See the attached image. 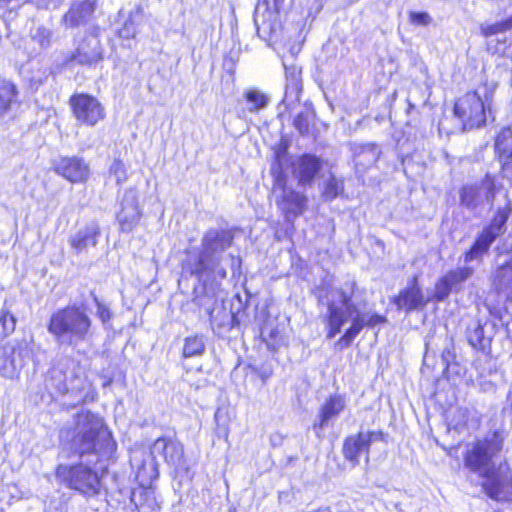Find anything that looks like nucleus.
Wrapping results in <instances>:
<instances>
[{"label": "nucleus", "mask_w": 512, "mask_h": 512, "mask_svg": "<svg viewBox=\"0 0 512 512\" xmlns=\"http://www.w3.org/2000/svg\"><path fill=\"white\" fill-rule=\"evenodd\" d=\"M314 118V110L311 107H305L294 118L293 126L301 135H306L309 133L310 124L314 121Z\"/></svg>", "instance_id": "473e14b6"}, {"label": "nucleus", "mask_w": 512, "mask_h": 512, "mask_svg": "<svg viewBox=\"0 0 512 512\" xmlns=\"http://www.w3.org/2000/svg\"><path fill=\"white\" fill-rule=\"evenodd\" d=\"M48 331L59 344L75 346L93 336L92 320L79 306H67L52 314Z\"/></svg>", "instance_id": "20e7f679"}, {"label": "nucleus", "mask_w": 512, "mask_h": 512, "mask_svg": "<svg viewBox=\"0 0 512 512\" xmlns=\"http://www.w3.org/2000/svg\"><path fill=\"white\" fill-rule=\"evenodd\" d=\"M302 91L301 71L296 67L286 68L285 94L282 103L291 107L299 102Z\"/></svg>", "instance_id": "aec40b11"}, {"label": "nucleus", "mask_w": 512, "mask_h": 512, "mask_svg": "<svg viewBox=\"0 0 512 512\" xmlns=\"http://www.w3.org/2000/svg\"><path fill=\"white\" fill-rule=\"evenodd\" d=\"M504 439L499 431L489 437L477 438L464 445L463 466L480 478L483 493L491 500L512 503V469L505 460L496 464L493 459L503 450Z\"/></svg>", "instance_id": "f257e3e1"}, {"label": "nucleus", "mask_w": 512, "mask_h": 512, "mask_svg": "<svg viewBox=\"0 0 512 512\" xmlns=\"http://www.w3.org/2000/svg\"><path fill=\"white\" fill-rule=\"evenodd\" d=\"M85 382V374L80 364L73 359H66L50 370L47 385L64 395L82 391Z\"/></svg>", "instance_id": "0eeeda50"}, {"label": "nucleus", "mask_w": 512, "mask_h": 512, "mask_svg": "<svg viewBox=\"0 0 512 512\" xmlns=\"http://www.w3.org/2000/svg\"><path fill=\"white\" fill-rule=\"evenodd\" d=\"M73 59L79 64H93L102 59L100 42L96 37L84 39L78 46Z\"/></svg>", "instance_id": "6ab92c4d"}, {"label": "nucleus", "mask_w": 512, "mask_h": 512, "mask_svg": "<svg viewBox=\"0 0 512 512\" xmlns=\"http://www.w3.org/2000/svg\"><path fill=\"white\" fill-rule=\"evenodd\" d=\"M383 436L384 435L381 431H379V432L370 431L367 433L359 432L357 434L356 438H354V454L361 450L367 451L371 442L378 440V439L382 440Z\"/></svg>", "instance_id": "58836bf2"}, {"label": "nucleus", "mask_w": 512, "mask_h": 512, "mask_svg": "<svg viewBox=\"0 0 512 512\" xmlns=\"http://www.w3.org/2000/svg\"><path fill=\"white\" fill-rule=\"evenodd\" d=\"M387 321L386 317L380 314H365V313H357L354 316V336L358 333V331L364 326L374 327L379 324H383Z\"/></svg>", "instance_id": "7c9ffc66"}, {"label": "nucleus", "mask_w": 512, "mask_h": 512, "mask_svg": "<svg viewBox=\"0 0 512 512\" xmlns=\"http://www.w3.org/2000/svg\"><path fill=\"white\" fill-rule=\"evenodd\" d=\"M91 295H92L95 305L97 307V316L105 324L106 322H108L111 319L112 312L110 311L108 306H106L104 303H102L98 299V297L96 296V294L94 292H91Z\"/></svg>", "instance_id": "a18cd8bd"}, {"label": "nucleus", "mask_w": 512, "mask_h": 512, "mask_svg": "<svg viewBox=\"0 0 512 512\" xmlns=\"http://www.w3.org/2000/svg\"><path fill=\"white\" fill-rule=\"evenodd\" d=\"M500 164L499 175L512 184V154L496 157Z\"/></svg>", "instance_id": "79ce46f5"}, {"label": "nucleus", "mask_w": 512, "mask_h": 512, "mask_svg": "<svg viewBox=\"0 0 512 512\" xmlns=\"http://www.w3.org/2000/svg\"><path fill=\"white\" fill-rule=\"evenodd\" d=\"M244 98L249 112H257L264 109L270 102L269 96L256 88L246 90Z\"/></svg>", "instance_id": "c85d7f7f"}, {"label": "nucleus", "mask_w": 512, "mask_h": 512, "mask_svg": "<svg viewBox=\"0 0 512 512\" xmlns=\"http://www.w3.org/2000/svg\"><path fill=\"white\" fill-rule=\"evenodd\" d=\"M495 157L512 154V127H502L494 139Z\"/></svg>", "instance_id": "cd10ccee"}, {"label": "nucleus", "mask_w": 512, "mask_h": 512, "mask_svg": "<svg viewBox=\"0 0 512 512\" xmlns=\"http://www.w3.org/2000/svg\"><path fill=\"white\" fill-rule=\"evenodd\" d=\"M52 35V31L44 26H38L35 29H32L30 33L31 42L37 44L38 47L34 46L32 50L29 51V54L36 55L41 51L48 49L51 46Z\"/></svg>", "instance_id": "a878e982"}, {"label": "nucleus", "mask_w": 512, "mask_h": 512, "mask_svg": "<svg viewBox=\"0 0 512 512\" xmlns=\"http://www.w3.org/2000/svg\"><path fill=\"white\" fill-rule=\"evenodd\" d=\"M264 341L271 351H277L283 344L284 338L281 333L275 328L265 327L262 331Z\"/></svg>", "instance_id": "ea45409f"}, {"label": "nucleus", "mask_w": 512, "mask_h": 512, "mask_svg": "<svg viewBox=\"0 0 512 512\" xmlns=\"http://www.w3.org/2000/svg\"><path fill=\"white\" fill-rule=\"evenodd\" d=\"M146 471V467L143 466L142 468L139 469L138 471V474H137V477L142 481L144 482V473Z\"/></svg>", "instance_id": "5fc2aeb1"}, {"label": "nucleus", "mask_w": 512, "mask_h": 512, "mask_svg": "<svg viewBox=\"0 0 512 512\" xmlns=\"http://www.w3.org/2000/svg\"><path fill=\"white\" fill-rule=\"evenodd\" d=\"M110 173L115 176L117 184H122L127 180L125 165L120 160H115L109 169Z\"/></svg>", "instance_id": "c03bdc74"}, {"label": "nucleus", "mask_w": 512, "mask_h": 512, "mask_svg": "<svg viewBox=\"0 0 512 512\" xmlns=\"http://www.w3.org/2000/svg\"><path fill=\"white\" fill-rule=\"evenodd\" d=\"M158 476L157 468L154 465H150V479H154Z\"/></svg>", "instance_id": "603ef678"}, {"label": "nucleus", "mask_w": 512, "mask_h": 512, "mask_svg": "<svg viewBox=\"0 0 512 512\" xmlns=\"http://www.w3.org/2000/svg\"><path fill=\"white\" fill-rule=\"evenodd\" d=\"M229 259L231 261V268L235 270L236 268H240L241 260L240 258H236L233 255H229Z\"/></svg>", "instance_id": "3c124183"}, {"label": "nucleus", "mask_w": 512, "mask_h": 512, "mask_svg": "<svg viewBox=\"0 0 512 512\" xmlns=\"http://www.w3.org/2000/svg\"><path fill=\"white\" fill-rule=\"evenodd\" d=\"M453 288L448 283V280L441 276L435 282L433 293L427 298L429 302H442L448 298Z\"/></svg>", "instance_id": "e433bc0d"}, {"label": "nucleus", "mask_w": 512, "mask_h": 512, "mask_svg": "<svg viewBox=\"0 0 512 512\" xmlns=\"http://www.w3.org/2000/svg\"><path fill=\"white\" fill-rule=\"evenodd\" d=\"M284 0H258L254 10V24L259 30L261 26L269 25L278 13Z\"/></svg>", "instance_id": "412c9836"}, {"label": "nucleus", "mask_w": 512, "mask_h": 512, "mask_svg": "<svg viewBox=\"0 0 512 512\" xmlns=\"http://www.w3.org/2000/svg\"><path fill=\"white\" fill-rule=\"evenodd\" d=\"M271 374V371L265 370L260 374V377L263 380V382H265L266 379H268L271 376Z\"/></svg>", "instance_id": "864d4df0"}, {"label": "nucleus", "mask_w": 512, "mask_h": 512, "mask_svg": "<svg viewBox=\"0 0 512 512\" xmlns=\"http://www.w3.org/2000/svg\"><path fill=\"white\" fill-rule=\"evenodd\" d=\"M288 154L286 145L280 144L275 151V160L271 165V175L273 180L275 179L276 184H283V177H286L284 173V167L288 164Z\"/></svg>", "instance_id": "bb28decb"}, {"label": "nucleus", "mask_w": 512, "mask_h": 512, "mask_svg": "<svg viewBox=\"0 0 512 512\" xmlns=\"http://www.w3.org/2000/svg\"><path fill=\"white\" fill-rule=\"evenodd\" d=\"M321 167L320 160L312 155H304L298 160L296 175L301 184L309 183Z\"/></svg>", "instance_id": "5701e85b"}, {"label": "nucleus", "mask_w": 512, "mask_h": 512, "mask_svg": "<svg viewBox=\"0 0 512 512\" xmlns=\"http://www.w3.org/2000/svg\"><path fill=\"white\" fill-rule=\"evenodd\" d=\"M501 188L494 174L485 173L479 185L467 183L459 188V204L468 210H475L482 204L481 190L484 191L485 199L493 203Z\"/></svg>", "instance_id": "1a4fd4ad"}, {"label": "nucleus", "mask_w": 512, "mask_h": 512, "mask_svg": "<svg viewBox=\"0 0 512 512\" xmlns=\"http://www.w3.org/2000/svg\"><path fill=\"white\" fill-rule=\"evenodd\" d=\"M512 214V202L507 200L498 207L490 221L477 233L471 245L463 252V261L482 262L489 253L492 244L505 232V226Z\"/></svg>", "instance_id": "423d86ee"}, {"label": "nucleus", "mask_w": 512, "mask_h": 512, "mask_svg": "<svg viewBox=\"0 0 512 512\" xmlns=\"http://www.w3.org/2000/svg\"><path fill=\"white\" fill-rule=\"evenodd\" d=\"M398 310H404L411 313L415 310L423 309L428 304V299L423 295L419 285L418 275H413L408 282V286L401 289L392 299Z\"/></svg>", "instance_id": "ddd939ff"}, {"label": "nucleus", "mask_w": 512, "mask_h": 512, "mask_svg": "<svg viewBox=\"0 0 512 512\" xmlns=\"http://www.w3.org/2000/svg\"><path fill=\"white\" fill-rule=\"evenodd\" d=\"M352 339V328H348L345 332V335L339 340L337 343V346L340 349H343L345 347H348L350 344V341Z\"/></svg>", "instance_id": "09e8293b"}, {"label": "nucleus", "mask_w": 512, "mask_h": 512, "mask_svg": "<svg viewBox=\"0 0 512 512\" xmlns=\"http://www.w3.org/2000/svg\"><path fill=\"white\" fill-rule=\"evenodd\" d=\"M130 501L137 512H154L160 508L154 491L143 487L132 490Z\"/></svg>", "instance_id": "4be33fe9"}, {"label": "nucleus", "mask_w": 512, "mask_h": 512, "mask_svg": "<svg viewBox=\"0 0 512 512\" xmlns=\"http://www.w3.org/2000/svg\"><path fill=\"white\" fill-rule=\"evenodd\" d=\"M56 477L69 488L86 496H94L99 493L98 474L86 465H59L56 469Z\"/></svg>", "instance_id": "6e6552de"}, {"label": "nucleus", "mask_w": 512, "mask_h": 512, "mask_svg": "<svg viewBox=\"0 0 512 512\" xmlns=\"http://www.w3.org/2000/svg\"><path fill=\"white\" fill-rule=\"evenodd\" d=\"M409 21L415 26H427L431 22V17L427 12L412 11L409 13Z\"/></svg>", "instance_id": "49530a36"}, {"label": "nucleus", "mask_w": 512, "mask_h": 512, "mask_svg": "<svg viewBox=\"0 0 512 512\" xmlns=\"http://www.w3.org/2000/svg\"><path fill=\"white\" fill-rule=\"evenodd\" d=\"M511 17H512V14H511Z\"/></svg>", "instance_id": "6e6d98bb"}, {"label": "nucleus", "mask_w": 512, "mask_h": 512, "mask_svg": "<svg viewBox=\"0 0 512 512\" xmlns=\"http://www.w3.org/2000/svg\"><path fill=\"white\" fill-rule=\"evenodd\" d=\"M342 190V185L338 183L335 179L329 180L327 183V186L324 191V196L326 199H333L335 198L338 193Z\"/></svg>", "instance_id": "de8ad7c7"}, {"label": "nucleus", "mask_w": 512, "mask_h": 512, "mask_svg": "<svg viewBox=\"0 0 512 512\" xmlns=\"http://www.w3.org/2000/svg\"><path fill=\"white\" fill-rule=\"evenodd\" d=\"M95 0L74 1L63 15L61 22L67 28H76L88 23L95 11Z\"/></svg>", "instance_id": "dca6fc26"}, {"label": "nucleus", "mask_w": 512, "mask_h": 512, "mask_svg": "<svg viewBox=\"0 0 512 512\" xmlns=\"http://www.w3.org/2000/svg\"><path fill=\"white\" fill-rule=\"evenodd\" d=\"M273 189L275 192L277 190H281V195L277 197L276 204L284 214L287 222H292L306 210V197L293 189L288 188L286 186V177H283L282 185L276 184L274 179Z\"/></svg>", "instance_id": "f8f14e48"}, {"label": "nucleus", "mask_w": 512, "mask_h": 512, "mask_svg": "<svg viewBox=\"0 0 512 512\" xmlns=\"http://www.w3.org/2000/svg\"><path fill=\"white\" fill-rule=\"evenodd\" d=\"M512 30V17H508L499 22L480 26V34L484 38H489L497 34L505 33Z\"/></svg>", "instance_id": "2f4dec72"}, {"label": "nucleus", "mask_w": 512, "mask_h": 512, "mask_svg": "<svg viewBox=\"0 0 512 512\" xmlns=\"http://www.w3.org/2000/svg\"><path fill=\"white\" fill-rule=\"evenodd\" d=\"M28 354L24 343L8 342L0 346V376L7 379L18 378Z\"/></svg>", "instance_id": "9d476101"}, {"label": "nucleus", "mask_w": 512, "mask_h": 512, "mask_svg": "<svg viewBox=\"0 0 512 512\" xmlns=\"http://www.w3.org/2000/svg\"><path fill=\"white\" fill-rule=\"evenodd\" d=\"M183 454V445L179 441L164 437L155 440L151 447V455L153 458L162 456L167 463L173 465L181 461Z\"/></svg>", "instance_id": "f3484780"}, {"label": "nucleus", "mask_w": 512, "mask_h": 512, "mask_svg": "<svg viewBox=\"0 0 512 512\" xmlns=\"http://www.w3.org/2000/svg\"><path fill=\"white\" fill-rule=\"evenodd\" d=\"M343 452L347 460H352V447L350 445V438L345 440Z\"/></svg>", "instance_id": "8fccbe9b"}, {"label": "nucleus", "mask_w": 512, "mask_h": 512, "mask_svg": "<svg viewBox=\"0 0 512 512\" xmlns=\"http://www.w3.org/2000/svg\"><path fill=\"white\" fill-rule=\"evenodd\" d=\"M53 167L58 175L71 183L86 182L90 175L89 164L78 156L60 157Z\"/></svg>", "instance_id": "4468645a"}, {"label": "nucleus", "mask_w": 512, "mask_h": 512, "mask_svg": "<svg viewBox=\"0 0 512 512\" xmlns=\"http://www.w3.org/2000/svg\"><path fill=\"white\" fill-rule=\"evenodd\" d=\"M16 326V318L9 311L2 310L0 314V337L12 333Z\"/></svg>", "instance_id": "a19ab883"}, {"label": "nucleus", "mask_w": 512, "mask_h": 512, "mask_svg": "<svg viewBox=\"0 0 512 512\" xmlns=\"http://www.w3.org/2000/svg\"><path fill=\"white\" fill-rule=\"evenodd\" d=\"M60 436L63 440H70L71 450L79 457L91 454L110 457L116 449L103 419L90 411L79 412L73 430H62Z\"/></svg>", "instance_id": "f03ea898"}, {"label": "nucleus", "mask_w": 512, "mask_h": 512, "mask_svg": "<svg viewBox=\"0 0 512 512\" xmlns=\"http://www.w3.org/2000/svg\"><path fill=\"white\" fill-rule=\"evenodd\" d=\"M194 303L204 308L205 312L211 317L214 310L215 299L213 295H209L206 291L203 295H196L193 299Z\"/></svg>", "instance_id": "37998d69"}, {"label": "nucleus", "mask_w": 512, "mask_h": 512, "mask_svg": "<svg viewBox=\"0 0 512 512\" xmlns=\"http://www.w3.org/2000/svg\"><path fill=\"white\" fill-rule=\"evenodd\" d=\"M344 322V312L342 308H338L333 304L329 306V327L328 337L333 338L340 332Z\"/></svg>", "instance_id": "4c0bfd02"}, {"label": "nucleus", "mask_w": 512, "mask_h": 512, "mask_svg": "<svg viewBox=\"0 0 512 512\" xmlns=\"http://www.w3.org/2000/svg\"><path fill=\"white\" fill-rule=\"evenodd\" d=\"M16 96V87L13 83H0V116L6 113Z\"/></svg>", "instance_id": "72a5a7b5"}, {"label": "nucleus", "mask_w": 512, "mask_h": 512, "mask_svg": "<svg viewBox=\"0 0 512 512\" xmlns=\"http://www.w3.org/2000/svg\"><path fill=\"white\" fill-rule=\"evenodd\" d=\"M474 273L473 268L469 266L458 267L456 269L449 270L446 274H444V278L448 280V283L452 288L457 285L465 282L468 278L472 276Z\"/></svg>", "instance_id": "c9c22d12"}, {"label": "nucleus", "mask_w": 512, "mask_h": 512, "mask_svg": "<svg viewBox=\"0 0 512 512\" xmlns=\"http://www.w3.org/2000/svg\"><path fill=\"white\" fill-rule=\"evenodd\" d=\"M100 226L98 222L91 221L83 228H80L75 234L70 236L69 244L77 252L81 253L89 247H95L100 236Z\"/></svg>", "instance_id": "a211bd4d"}, {"label": "nucleus", "mask_w": 512, "mask_h": 512, "mask_svg": "<svg viewBox=\"0 0 512 512\" xmlns=\"http://www.w3.org/2000/svg\"><path fill=\"white\" fill-rule=\"evenodd\" d=\"M344 408V400L340 396L330 397L329 400L322 406L319 422L314 424V429H323L328 422L337 416Z\"/></svg>", "instance_id": "393cba45"}, {"label": "nucleus", "mask_w": 512, "mask_h": 512, "mask_svg": "<svg viewBox=\"0 0 512 512\" xmlns=\"http://www.w3.org/2000/svg\"><path fill=\"white\" fill-rule=\"evenodd\" d=\"M206 349L205 339L203 335H193L186 337L184 340L182 355L185 358L201 356Z\"/></svg>", "instance_id": "c756f323"}, {"label": "nucleus", "mask_w": 512, "mask_h": 512, "mask_svg": "<svg viewBox=\"0 0 512 512\" xmlns=\"http://www.w3.org/2000/svg\"><path fill=\"white\" fill-rule=\"evenodd\" d=\"M121 209L117 213V220L122 232H131L139 223L141 210L138 202V194L135 189L125 191L121 200Z\"/></svg>", "instance_id": "2eb2a0df"}, {"label": "nucleus", "mask_w": 512, "mask_h": 512, "mask_svg": "<svg viewBox=\"0 0 512 512\" xmlns=\"http://www.w3.org/2000/svg\"><path fill=\"white\" fill-rule=\"evenodd\" d=\"M234 235L226 229H209L202 238V251L194 262H188L191 274L202 276L213 275L220 279L227 276L226 269L221 265L223 252L232 245Z\"/></svg>", "instance_id": "7ed1b4c3"}, {"label": "nucleus", "mask_w": 512, "mask_h": 512, "mask_svg": "<svg viewBox=\"0 0 512 512\" xmlns=\"http://www.w3.org/2000/svg\"><path fill=\"white\" fill-rule=\"evenodd\" d=\"M493 90L486 89L483 95L477 89H470L453 100L452 115L461 131L480 129L492 116Z\"/></svg>", "instance_id": "39448f33"}, {"label": "nucleus", "mask_w": 512, "mask_h": 512, "mask_svg": "<svg viewBox=\"0 0 512 512\" xmlns=\"http://www.w3.org/2000/svg\"><path fill=\"white\" fill-rule=\"evenodd\" d=\"M143 12V8L137 6L136 9L130 13L129 18L127 19L121 30V36L125 38H130L134 37L137 34L138 22L142 19Z\"/></svg>", "instance_id": "f704fd0d"}, {"label": "nucleus", "mask_w": 512, "mask_h": 512, "mask_svg": "<svg viewBox=\"0 0 512 512\" xmlns=\"http://www.w3.org/2000/svg\"><path fill=\"white\" fill-rule=\"evenodd\" d=\"M70 105L77 121L84 125L94 126L105 116L101 103L87 94L72 96Z\"/></svg>", "instance_id": "9b49d317"}, {"label": "nucleus", "mask_w": 512, "mask_h": 512, "mask_svg": "<svg viewBox=\"0 0 512 512\" xmlns=\"http://www.w3.org/2000/svg\"><path fill=\"white\" fill-rule=\"evenodd\" d=\"M492 285L498 294L508 290L512 292V261H505L496 268Z\"/></svg>", "instance_id": "b1692460"}]
</instances>
